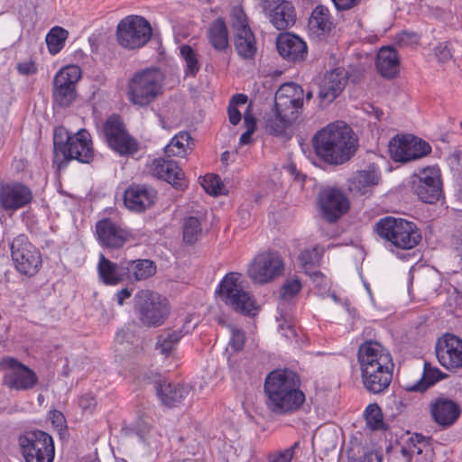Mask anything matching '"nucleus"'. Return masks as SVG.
<instances>
[{
  "instance_id": "9d476101",
  "label": "nucleus",
  "mask_w": 462,
  "mask_h": 462,
  "mask_svg": "<svg viewBox=\"0 0 462 462\" xmlns=\"http://www.w3.org/2000/svg\"><path fill=\"white\" fill-rule=\"evenodd\" d=\"M80 78L81 69L76 65L66 66L55 75L52 91L55 105L68 107L76 100V85Z\"/></svg>"
},
{
  "instance_id": "e433bc0d",
  "label": "nucleus",
  "mask_w": 462,
  "mask_h": 462,
  "mask_svg": "<svg viewBox=\"0 0 462 462\" xmlns=\"http://www.w3.org/2000/svg\"><path fill=\"white\" fill-rule=\"evenodd\" d=\"M309 27L317 34H326L330 32L332 22L328 7L319 5L314 8L309 19Z\"/></svg>"
},
{
  "instance_id": "cd10ccee",
  "label": "nucleus",
  "mask_w": 462,
  "mask_h": 462,
  "mask_svg": "<svg viewBox=\"0 0 462 462\" xmlns=\"http://www.w3.org/2000/svg\"><path fill=\"white\" fill-rule=\"evenodd\" d=\"M304 402V393L300 387H292L279 393L277 399L266 401V405L274 413L285 414L297 411Z\"/></svg>"
},
{
  "instance_id": "052dcab7",
  "label": "nucleus",
  "mask_w": 462,
  "mask_h": 462,
  "mask_svg": "<svg viewBox=\"0 0 462 462\" xmlns=\"http://www.w3.org/2000/svg\"><path fill=\"white\" fill-rule=\"evenodd\" d=\"M339 11L349 10L356 6L361 0H331Z\"/></svg>"
},
{
  "instance_id": "bb28decb",
  "label": "nucleus",
  "mask_w": 462,
  "mask_h": 462,
  "mask_svg": "<svg viewBox=\"0 0 462 462\" xmlns=\"http://www.w3.org/2000/svg\"><path fill=\"white\" fill-rule=\"evenodd\" d=\"M156 393L162 402L169 407H177L189 401L193 395L191 386L172 384L165 381L156 383Z\"/></svg>"
},
{
  "instance_id": "412c9836",
  "label": "nucleus",
  "mask_w": 462,
  "mask_h": 462,
  "mask_svg": "<svg viewBox=\"0 0 462 462\" xmlns=\"http://www.w3.org/2000/svg\"><path fill=\"white\" fill-rule=\"evenodd\" d=\"M292 387H300V380L297 373L287 368L272 371L264 382L266 401L277 399L279 393Z\"/></svg>"
},
{
  "instance_id": "6e6d98bb",
  "label": "nucleus",
  "mask_w": 462,
  "mask_h": 462,
  "mask_svg": "<svg viewBox=\"0 0 462 462\" xmlns=\"http://www.w3.org/2000/svg\"><path fill=\"white\" fill-rule=\"evenodd\" d=\"M435 55L438 59V60L441 63H445V62L448 61L449 60H451V58H452L450 49H449L448 43H446V42L439 43L435 48Z\"/></svg>"
},
{
  "instance_id": "7ed1b4c3",
  "label": "nucleus",
  "mask_w": 462,
  "mask_h": 462,
  "mask_svg": "<svg viewBox=\"0 0 462 462\" xmlns=\"http://www.w3.org/2000/svg\"><path fill=\"white\" fill-rule=\"evenodd\" d=\"M162 73L157 69L138 71L127 84V98L131 104L144 107L162 94Z\"/></svg>"
},
{
  "instance_id": "de8ad7c7",
  "label": "nucleus",
  "mask_w": 462,
  "mask_h": 462,
  "mask_svg": "<svg viewBox=\"0 0 462 462\" xmlns=\"http://www.w3.org/2000/svg\"><path fill=\"white\" fill-rule=\"evenodd\" d=\"M323 253V248L319 245H316L312 248L303 250L299 255V261L302 266L311 267L319 263Z\"/></svg>"
},
{
  "instance_id": "20e7f679",
  "label": "nucleus",
  "mask_w": 462,
  "mask_h": 462,
  "mask_svg": "<svg viewBox=\"0 0 462 462\" xmlns=\"http://www.w3.org/2000/svg\"><path fill=\"white\" fill-rule=\"evenodd\" d=\"M135 314L142 325L147 328L159 327L168 319L171 307L168 300L152 291H140L135 295Z\"/></svg>"
},
{
  "instance_id": "49530a36",
  "label": "nucleus",
  "mask_w": 462,
  "mask_h": 462,
  "mask_svg": "<svg viewBox=\"0 0 462 462\" xmlns=\"http://www.w3.org/2000/svg\"><path fill=\"white\" fill-rule=\"evenodd\" d=\"M204 190L212 196L226 194L227 191L220 177L216 174H207L200 182Z\"/></svg>"
},
{
  "instance_id": "4d7b16f0",
  "label": "nucleus",
  "mask_w": 462,
  "mask_h": 462,
  "mask_svg": "<svg viewBox=\"0 0 462 462\" xmlns=\"http://www.w3.org/2000/svg\"><path fill=\"white\" fill-rule=\"evenodd\" d=\"M152 427V419L145 414L138 416L135 421V428L142 436L147 433Z\"/></svg>"
},
{
  "instance_id": "39448f33",
  "label": "nucleus",
  "mask_w": 462,
  "mask_h": 462,
  "mask_svg": "<svg viewBox=\"0 0 462 462\" xmlns=\"http://www.w3.org/2000/svg\"><path fill=\"white\" fill-rule=\"evenodd\" d=\"M378 235L401 249H411L420 241L416 225L402 218L385 217L375 225Z\"/></svg>"
},
{
  "instance_id": "ddd939ff",
  "label": "nucleus",
  "mask_w": 462,
  "mask_h": 462,
  "mask_svg": "<svg viewBox=\"0 0 462 462\" xmlns=\"http://www.w3.org/2000/svg\"><path fill=\"white\" fill-rule=\"evenodd\" d=\"M0 366L5 369L4 384L16 391H26L33 388L38 383V376L31 368L14 357H5Z\"/></svg>"
},
{
  "instance_id": "dca6fc26",
  "label": "nucleus",
  "mask_w": 462,
  "mask_h": 462,
  "mask_svg": "<svg viewBox=\"0 0 462 462\" xmlns=\"http://www.w3.org/2000/svg\"><path fill=\"white\" fill-rule=\"evenodd\" d=\"M232 25L236 31L235 48L237 54L243 59H253L257 51L255 38L242 10H234Z\"/></svg>"
},
{
  "instance_id": "c9c22d12",
  "label": "nucleus",
  "mask_w": 462,
  "mask_h": 462,
  "mask_svg": "<svg viewBox=\"0 0 462 462\" xmlns=\"http://www.w3.org/2000/svg\"><path fill=\"white\" fill-rule=\"evenodd\" d=\"M439 379H441L440 371L438 368H433L430 363L426 362L421 377L415 383H406L403 389L407 392L423 393Z\"/></svg>"
},
{
  "instance_id": "aec40b11",
  "label": "nucleus",
  "mask_w": 462,
  "mask_h": 462,
  "mask_svg": "<svg viewBox=\"0 0 462 462\" xmlns=\"http://www.w3.org/2000/svg\"><path fill=\"white\" fill-rule=\"evenodd\" d=\"M360 368L393 366L390 352L380 343L373 340L361 344L357 353Z\"/></svg>"
},
{
  "instance_id": "a19ab883",
  "label": "nucleus",
  "mask_w": 462,
  "mask_h": 462,
  "mask_svg": "<svg viewBox=\"0 0 462 462\" xmlns=\"http://www.w3.org/2000/svg\"><path fill=\"white\" fill-rule=\"evenodd\" d=\"M69 32L62 27L55 26L51 29L45 37V42L51 54L59 53L65 45Z\"/></svg>"
},
{
  "instance_id": "3c124183",
  "label": "nucleus",
  "mask_w": 462,
  "mask_h": 462,
  "mask_svg": "<svg viewBox=\"0 0 462 462\" xmlns=\"http://www.w3.org/2000/svg\"><path fill=\"white\" fill-rule=\"evenodd\" d=\"M301 283L299 279H290L282 285L280 297L284 300H288L300 292Z\"/></svg>"
},
{
  "instance_id": "79ce46f5",
  "label": "nucleus",
  "mask_w": 462,
  "mask_h": 462,
  "mask_svg": "<svg viewBox=\"0 0 462 462\" xmlns=\"http://www.w3.org/2000/svg\"><path fill=\"white\" fill-rule=\"evenodd\" d=\"M364 387L373 394H380L383 393L390 385L393 374L373 375L366 377H361Z\"/></svg>"
},
{
  "instance_id": "f03ea898",
  "label": "nucleus",
  "mask_w": 462,
  "mask_h": 462,
  "mask_svg": "<svg viewBox=\"0 0 462 462\" xmlns=\"http://www.w3.org/2000/svg\"><path fill=\"white\" fill-rule=\"evenodd\" d=\"M302 88L295 83L280 87L274 97L273 108L263 116L265 132L275 136H289L292 124L302 106Z\"/></svg>"
},
{
  "instance_id": "ea45409f",
  "label": "nucleus",
  "mask_w": 462,
  "mask_h": 462,
  "mask_svg": "<svg viewBox=\"0 0 462 462\" xmlns=\"http://www.w3.org/2000/svg\"><path fill=\"white\" fill-rule=\"evenodd\" d=\"M191 137L187 132L176 134L164 148L167 156H184L189 147Z\"/></svg>"
},
{
  "instance_id": "2f4dec72",
  "label": "nucleus",
  "mask_w": 462,
  "mask_h": 462,
  "mask_svg": "<svg viewBox=\"0 0 462 462\" xmlns=\"http://www.w3.org/2000/svg\"><path fill=\"white\" fill-rule=\"evenodd\" d=\"M97 271L104 283L108 285L117 284L126 277L125 261L117 264L106 258L103 254H100Z\"/></svg>"
},
{
  "instance_id": "423d86ee",
  "label": "nucleus",
  "mask_w": 462,
  "mask_h": 462,
  "mask_svg": "<svg viewBox=\"0 0 462 462\" xmlns=\"http://www.w3.org/2000/svg\"><path fill=\"white\" fill-rule=\"evenodd\" d=\"M18 445L24 462H53L55 447L52 437L42 430H30L21 434Z\"/></svg>"
},
{
  "instance_id": "393cba45",
  "label": "nucleus",
  "mask_w": 462,
  "mask_h": 462,
  "mask_svg": "<svg viewBox=\"0 0 462 462\" xmlns=\"http://www.w3.org/2000/svg\"><path fill=\"white\" fill-rule=\"evenodd\" d=\"M346 79L344 69L337 68L327 73L319 85L320 102L326 105L333 102L345 88Z\"/></svg>"
},
{
  "instance_id": "5701e85b",
  "label": "nucleus",
  "mask_w": 462,
  "mask_h": 462,
  "mask_svg": "<svg viewBox=\"0 0 462 462\" xmlns=\"http://www.w3.org/2000/svg\"><path fill=\"white\" fill-rule=\"evenodd\" d=\"M96 230L101 245L111 249L121 248L132 237L130 232L106 218L97 223Z\"/></svg>"
},
{
  "instance_id": "5fc2aeb1",
  "label": "nucleus",
  "mask_w": 462,
  "mask_h": 462,
  "mask_svg": "<svg viewBox=\"0 0 462 462\" xmlns=\"http://www.w3.org/2000/svg\"><path fill=\"white\" fill-rule=\"evenodd\" d=\"M245 333L237 328L231 329L230 346L235 351H240L245 345Z\"/></svg>"
},
{
  "instance_id": "c85d7f7f",
  "label": "nucleus",
  "mask_w": 462,
  "mask_h": 462,
  "mask_svg": "<svg viewBox=\"0 0 462 462\" xmlns=\"http://www.w3.org/2000/svg\"><path fill=\"white\" fill-rule=\"evenodd\" d=\"M156 197V191L143 185H131L124 196V203L127 208L135 212H143L150 208Z\"/></svg>"
},
{
  "instance_id": "58836bf2",
  "label": "nucleus",
  "mask_w": 462,
  "mask_h": 462,
  "mask_svg": "<svg viewBox=\"0 0 462 462\" xmlns=\"http://www.w3.org/2000/svg\"><path fill=\"white\" fill-rule=\"evenodd\" d=\"M184 336L182 329H164L159 336L156 348L163 355L170 354Z\"/></svg>"
},
{
  "instance_id": "a878e982",
  "label": "nucleus",
  "mask_w": 462,
  "mask_h": 462,
  "mask_svg": "<svg viewBox=\"0 0 462 462\" xmlns=\"http://www.w3.org/2000/svg\"><path fill=\"white\" fill-rule=\"evenodd\" d=\"M150 170L152 175L166 180L178 189H183L187 186L183 171L172 160L154 159Z\"/></svg>"
},
{
  "instance_id": "f8f14e48",
  "label": "nucleus",
  "mask_w": 462,
  "mask_h": 462,
  "mask_svg": "<svg viewBox=\"0 0 462 462\" xmlns=\"http://www.w3.org/2000/svg\"><path fill=\"white\" fill-rule=\"evenodd\" d=\"M431 152L430 145L413 136H395L389 143V153L394 162H407L420 159Z\"/></svg>"
},
{
  "instance_id": "72a5a7b5",
  "label": "nucleus",
  "mask_w": 462,
  "mask_h": 462,
  "mask_svg": "<svg viewBox=\"0 0 462 462\" xmlns=\"http://www.w3.org/2000/svg\"><path fill=\"white\" fill-rule=\"evenodd\" d=\"M379 172L374 168L357 171L349 184V189L361 194H365L373 187L378 184Z\"/></svg>"
},
{
  "instance_id": "603ef678",
  "label": "nucleus",
  "mask_w": 462,
  "mask_h": 462,
  "mask_svg": "<svg viewBox=\"0 0 462 462\" xmlns=\"http://www.w3.org/2000/svg\"><path fill=\"white\" fill-rule=\"evenodd\" d=\"M300 443L297 441L291 447L284 449L271 453L268 456V462H291L294 451L299 448Z\"/></svg>"
},
{
  "instance_id": "bf43d9fd",
  "label": "nucleus",
  "mask_w": 462,
  "mask_h": 462,
  "mask_svg": "<svg viewBox=\"0 0 462 462\" xmlns=\"http://www.w3.org/2000/svg\"><path fill=\"white\" fill-rule=\"evenodd\" d=\"M244 123L246 130L255 132L256 130V119L251 113V105L247 106L246 111L244 115Z\"/></svg>"
},
{
  "instance_id": "680f3d73",
  "label": "nucleus",
  "mask_w": 462,
  "mask_h": 462,
  "mask_svg": "<svg viewBox=\"0 0 462 462\" xmlns=\"http://www.w3.org/2000/svg\"><path fill=\"white\" fill-rule=\"evenodd\" d=\"M17 69L18 71L23 75H32L36 72V66L32 61L19 63Z\"/></svg>"
},
{
  "instance_id": "f3484780",
  "label": "nucleus",
  "mask_w": 462,
  "mask_h": 462,
  "mask_svg": "<svg viewBox=\"0 0 462 462\" xmlns=\"http://www.w3.org/2000/svg\"><path fill=\"white\" fill-rule=\"evenodd\" d=\"M322 217L329 223L336 222L349 208V201L337 189L327 188L320 191L318 199Z\"/></svg>"
},
{
  "instance_id": "6e6552de",
  "label": "nucleus",
  "mask_w": 462,
  "mask_h": 462,
  "mask_svg": "<svg viewBox=\"0 0 462 462\" xmlns=\"http://www.w3.org/2000/svg\"><path fill=\"white\" fill-rule=\"evenodd\" d=\"M240 274L230 273L226 274L219 285L218 293L223 300L236 311L244 315H255L254 300L245 291L238 282Z\"/></svg>"
},
{
  "instance_id": "69168bd1",
  "label": "nucleus",
  "mask_w": 462,
  "mask_h": 462,
  "mask_svg": "<svg viewBox=\"0 0 462 462\" xmlns=\"http://www.w3.org/2000/svg\"><path fill=\"white\" fill-rule=\"evenodd\" d=\"M282 2H287L286 0H261V5L264 13H268L276 5L282 4Z\"/></svg>"
},
{
  "instance_id": "4468645a",
  "label": "nucleus",
  "mask_w": 462,
  "mask_h": 462,
  "mask_svg": "<svg viewBox=\"0 0 462 462\" xmlns=\"http://www.w3.org/2000/svg\"><path fill=\"white\" fill-rule=\"evenodd\" d=\"M103 133L109 147L118 153L125 155L137 152V143L127 134L119 116L112 115L106 119L103 125Z\"/></svg>"
},
{
  "instance_id": "4c0bfd02",
  "label": "nucleus",
  "mask_w": 462,
  "mask_h": 462,
  "mask_svg": "<svg viewBox=\"0 0 462 462\" xmlns=\"http://www.w3.org/2000/svg\"><path fill=\"white\" fill-rule=\"evenodd\" d=\"M208 40L217 51H222L228 47L227 28L223 20H216L208 29Z\"/></svg>"
},
{
  "instance_id": "13d9d810",
  "label": "nucleus",
  "mask_w": 462,
  "mask_h": 462,
  "mask_svg": "<svg viewBox=\"0 0 462 462\" xmlns=\"http://www.w3.org/2000/svg\"><path fill=\"white\" fill-rule=\"evenodd\" d=\"M361 370V377H366L367 376H373V375H379V373L382 374H393V366H383L379 367V369L375 367H369V368H360Z\"/></svg>"
},
{
  "instance_id": "473e14b6",
  "label": "nucleus",
  "mask_w": 462,
  "mask_h": 462,
  "mask_svg": "<svg viewBox=\"0 0 462 462\" xmlns=\"http://www.w3.org/2000/svg\"><path fill=\"white\" fill-rule=\"evenodd\" d=\"M270 22L277 30H286L295 23L294 7L289 1L282 2L268 13Z\"/></svg>"
},
{
  "instance_id": "1a4fd4ad",
  "label": "nucleus",
  "mask_w": 462,
  "mask_h": 462,
  "mask_svg": "<svg viewBox=\"0 0 462 462\" xmlns=\"http://www.w3.org/2000/svg\"><path fill=\"white\" fill-rule=\"evenodd\" d=\"M11 255L16 270L23 275L32 277L42 267V260L40 251L23 235L13 240Z\"/></svg>"
},
{
  "instance_id": "9b49d317",
  "label": "nucleus",
  "mask_w": 462,
  "mask_h": 462,
  "mask_svg": "<svg viewBox=\"0 0 462 462\" xmlns=\"http://www.w3.org/2000/svg\"><path fill=\"white\" fill-rule=\"evenodd\" d=\"M284 262L277 252H264L257 254L248 268V276L254 282L265 284L282 275Z\"/></svg>"
},
{
  "instance_id": "f704fd0d",
  "label": "nucleus",
  "mask_w": 462,
  "mask_h": 462,
  "mask_svg": "<svg viewBox=\"0 0 462 462\" xmlns=\"http://www.w3.org/2000/svg\"><path fill=\"white\" fill-rule=\"evenodd\" d=\"M126 278L141 281L152 276L156 273V266L150 260L125 261Z\"/></svg>"
},
{
  "instance_id": "0eeeda50",
  "label": "nucleus",
  "mask_w": 462,
  "mask_h": 462,
  "mask_svg": "<svg viewBox=\"0 0 462 462\" xmlns=\"http://www.w3.org/2000/svg\"><path fill=\"white\" fill-rule=\"evenodd\" d=\"M150 23L143 17L129 15L122 19L116 27L118 43L128 50L143 47L152 37Z\"/></svg>"
},
{
  "instance_id": "09e8293b",
  "label": "nucleus",
  "mask_w": 462,
  "mask_h": 462,
  "mask_svg": "<svg viewBox=\"0 0 462 462\" xmlns=\"http://www.w3.org/2000/svg\"><path fill=\"white\" fill-rule=\"evenodd\" d=\"M85 143H86L84 145H83V143H81V145L78 144L77 148H76V152H79V153H86L84 150H88V153H89L88 158H87L86 160H83L84 158L78 156L76 153L68 152L63 153L62 162L75 159L80 162L88 163L90 161H92V159L94 157V150L92 147V141H91V136L89 134L88 135V140Z\"/></svg>"
},
{
  "instance_id": "0e129e2a",
  "label": "nucleus",
  "mask_w": 462,
  "mask_h": 462,
  "mask_svg": "<svg viewBox=\"0 0 462 462\" xmlns=\"http://www.w3.org/2000/svg\"><path fill=\"white\" fill-rule=\"evenodd\" d=\"M133 335L130 332V329L128 328H121L117 333L116 339L119 343H123L124 341H128L131 339Z\"/></svg>"
},
{
  "instance_id": "e2e57ef3",
  "label": "nucleus",
  "mask_w": 462,
  "mask_h": 462,
  "mask_svg": "<svg viewBox=\"0 0 462 462\" xmlns=\"http://www.w3.org/2000/svg\"><path fill=\"white\" fill-rule=\"evenodd\" d=\"M228 118H229V122L234 125H236L240 120H241V113L240 111L237 109L236 106H235L234 105H230L229 104V106H228Z\"/></svg>"
},
{
  "instance_id": "7c9ffc66",
  "label": "nucleus",
  "mask_w": 462,
  "mask_h": 462,
  "mask_svg": "<svg viewBox=\"0 0 462 462\" xmlns=\"http://www.w3.org/2000/svg\"><path fill=\"white\" fill-rule=\"evenodd\" d=\"M375 66L382 77L395 78L400 68V60L395 49L390 46L382 47L377 53Z\"/></svg>"
},
{
  "instance_id": "a211bd4d",
  "label": "nucleus",
  "mask_w": 462,
  "mask_h": 462,
  "mask_svg": "<svg viewBox=\"0 0 462 462\" xmlns=\"http://www.w3.org/2000/svg\"><path fill=\"white\" fill-rule=\"evenodd\" d=\"M435 351L443 367L448 370L462 367V340L457 336L446 334L437 341Z\"/></svg>"
},
{
  "instance_id": "c756f323",
  "label": "nucleus",
  "mask_w": 462,
  "mask_h": 462,
  "mask_svg": "<svg viewBox=\"0 0 462 462\" xmlns=\"http://www.w3.org/2000/svg\"><path fill=\"white\" fill-rule=\"evenodd\" d=\"M276 46L280 55L288 61H301L307 55L305 42L295 34H280L276 41Z\"/></svg>"
},
{
  "instance_id": "338daca9",
  "label": "nucleus",
  "mask_w": 462,
  "mask_h": 462,
  "mask_svg": "<svg viewBox=\"0 0 462 462\" xmlns=\"http://www.w3.org/2000/svg\"><path fill=\"white\" fill-rule=\"evenodd\" d=\"M247 100H248V97L246 95L236 94L232 97L230 105H234L235 106H237L238 105H245V104H246Z\"/></svg>"
},
{
  "instance_id": "4be33fe9",
  "label": "nucleus",
  "mask_w": 462,
  "mask_h": 462,
  "mask_svg": "<svg viewBox=\"0 0 462 462\" xmlns=\"http://www.w3.org/2000/svg\"><path fill=\"white\" fill-rule=\"evenodd\" d=\"M32 199V190L26 185L14 182L0 186V205L5 210L21 208L28 205Z\"/></svg>"
},
{
  "instance_id": "6ab92c4d",
  "label": "nucleus",
  "mask_w": 462,
  "mask_h": 462,
  "mask_svg": "<svg viewBox=\"0 0 462 462\" xmlns=\"http://www.w3.org/2000/svg\"><path fill=\"white\" fill-rule=\"evenodd\" d=\"M88 132L86 129H80L74 134H70L69 131L63 127L59 126L56 127L53 134V146H54V153L55 160L59 158V156L63 155L64 152H74L78 156L84 158L86 160L89 157L88 150H84L86 153H79L76 152L77 145H83L86 143L85 142L88 140Z\"/></svg>"
},
{
  "instance_id": "b1692460",
  "label": "nucleus",
  "mask_w": 462,
  "mask_h": 462,
  "mask_svg": "<svg viewBox=\"0 0 462 462\" xmlns=\"http://www.w3.org/2000/svg\"><path fill=\"white\" fill-rule=\"evenodd\" d=\"M430 412L435 423L443 429H447L457 420L461 409L453 400L438 397L430 402Z\"/></svg>"
},
{
  "instance_id": "a18cd8bd",
  "label": "nucleus",
  "mask_w": 462,
  "mask_h": 462,
  "mask_svg": "<svg viewBox=\"0 0 462 462\" xmlns=\"http://www.w3.org/2000/svg\"><path fill=\"white\" fill-rule=\"evenodd\" d=\"M367 426L373 430H383L384 427L381 408L376 403L369 404L365 411Z\"/></svg>"
},
{
  "instance_id": "774afa93",
  "label": "nucleus",
  "mask_w": 462,
  "mask_h": 462,
  "mask_svg": "<svg viewBox=\"0 0 462 462\" xmlns=\"http://www.w3.org/2000/svg\"><path fill=\"white\" fill-rule=\"evenodd\" d=\"M382 457L378 453L369 452L365 454L361 462H381Z\"/></svg>"
},
{
  "instance_id": "37998d69",
  "label": "nucleus",
  "mask_w": 462,
  "mask_h": 462,
  "mask_svg": "<svg viewBox=\"0 0 462 462\" xmlns=\"http://www.w3.org/2000/svg\"><path fill=\"white\" fill-rule=\"evenodd\" d=\"M183 241L186 244L193 245L202 236L200 220L196 217H189L184 219L182 226Z\"/></svg>"
},
{
  "instance_id": "864d4df0",
  "label": "nucleus",
  "mask_w": 462,
  "mask_h": 462,
  "mask_svg": "<svg viewBox=\"0 0 462 462\" xmlns=\"http://www.w3.org/2000/svg\"><path fill=\"white\" fill-rule=\"evenodd\" d=\"M96 396L91 393H87L80 396L79 405L83 411L92 413L97 406Z\"/></svg>"
},
{
  "instance_id": "2eb2a0df",
  "label": "nucleus",
  "mask_w": 462,
  "mask_h": 462,
  "mask_svg": "<svg viewBox=\"0 0 462 462\" xmlns=\"http://www.w3.org/2000/svg\"><path fill=\"white\" fill-rule=\"evenodd\" d=\"M412 189L425 203L433 204L438 201L442 194L439 170L435 167L421 170L413 180Z\"/></svg>"
},
{
  "instance_id": "8fccbe9b",
  "label": "nucleus",
  "mask_w": 462,
  "mask_h": 462,
  "mask_svg": "<svg viewBox=\"0 0 462 462\" xmlns=\"http://www.w3.org/2000/svg\"><path fill=\"white\" fill-rule=\"evenodd\" d=\"M413 446L409 451L410 459H412L414 456L420 457L424 452L430 450V439L422 436L421 434H416L411 438Z\"/></svg>"
},
{
  "instance_id": "f257e3e1",
  "label": "nucleus",
  "mask_w": 462,
  "mask_h": 462,
  "mask_svg": "<svg viewBox=\"0 0 462 462\" xmlns=\"http://www.w3.org/2000/svg\"><path fill=\"white\" fill-rule=\"evenodd\" d=\"M357 146V137L343 122L327 125L313 137L316 154L328 164L339 165L349 161Z\"/></svg>"
},
{
  "instance_id": "c03bdc74",
  "label": "nucleus",
  "mask_w": 462,
  "mask_h": 462,
  "mask_svg": "<svg viewBox=\"0 0 462 462\" xmlns=\"http://www.w3.org/2000/svg\"><path fill=\"white\" fill-rule=\"evenodd\" d=\"M180 56L186 64L185 75L195 77L200 69L198 54L189 45L180 47Z\"/></svg>"
}]
</instances>
